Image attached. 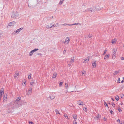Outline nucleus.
Instances as JSON below:
<instances>
[{
  "mask_svg": "<svg viewBox=\"0 0 124 124\" xmlns=\"http://www.w3.org/2000/svg\"><path fill=\"white\" fill-rule=\"evenodd\" d=\"M70 40V37H67L66 38L65 41L63 42V43L66 44H68L69 43Z\"/></svg>",
  "mask_w": 124,
  "mask_h": 124,
  "instance_id": "1",
  "label": "nucleus"
},
{
  "mask_svg": "<svg viewBox=\"0 0 124 124\" xmlns=\"http://www.w3.org/2000/svg\"><path fill=\"white\" fill-rule=\"evenodd\" d=\"M38 49L37 48H35L34 49L32 50L30 52L29 55L30 56H31L35 52H36L38 51Z\"/></svg>",
  "mask_w": 124,
  "mask_h": 124,
  "instance_id": "2",
  "label": "nucleus"
},
{
  "mask_svg": "<svg viewBox=\"0 0 124 124\" xmlns=\"http://www.w3.org/2000/svg\"><path fill=\"white\" fill-rule=\"evenodd\" d=\"M23 28H20L17 30L16 31H14L13 32V34H17L19 33L20 31L23 30Z\"/></svg>",
  "mask_w": 124,
  "mask_h": 124,
  "instance_id": "3",
  "label": "nucleus"
},
{
  "mask_svg": "<svg viewBox=\"0 0 124 124\" xmlns=\"http://www.w3.org/2000/svg\"><path fill=\"white\" fill-rule=\"evenodd\" d=\"M18 13H13L12 14V16L14 18H17L18 17Z\"/></svg>",
  "mask_w": 124,
  "mask_h": 124,
  "instance_id": "4",
  "label": "nucleus"
},
{
  "mask_svg": "<svg viewBox=\"0 0 124 124\" xmlns=\"http://www.w3.org/2000/svg\"><path fill=\"white\" fill-rule=\"evenodd\" d=\"M89 11H91L92 12L94 11H96V7L93 6L88 9Z\"/></svg>",
  "mask_w": 124,
  "mask_h": 124,
  "instance_id": "5",
  "label": "nucleus"
},
{
  "mask_svg": "<svg viewBox=\"0 0 124 124\" xmlns=\"http://www.w3.org/2000/svg\"><path fill=\"white\" fill-rule=\"evenodd\" d=\"M16 23V22L15 21H13L9 23L8 27L9 26H13Z\"/></svg>",
  "mask_w": 124,
  "mask_h": 124,
  "instance_id": "6",
  "label": "nucleus"
},
{
  "mask_svg": "<svg viewBox=\"0 0 124 124\" xmlns=\"http://www.w3.org/2000/svg\"><path fill=\"white\" fill-rule=\"evenodd\" d=\"M32 93V88H29L27 91V94L28 95H30Z\"/></svg>",
  "mask_w": 124,
  "mask_h": 124,
  "instance_id": "7",
  "label": "nucleus"
},
{
  "mask_svg": "<svg viewBox=\"0 0 124 124\" xmlns=\"http://www.w3.org/2000/svg\"><path fill=\"white\" fill-rule=\"evenodd\" d=\"M19 73L17 71L16 72L15 74L14 78L15 79L17 78L19 75Z\"/></svg>",
  "mask_w": 124,
  "mask_h": 124,
  "instance_id": "8",
  "label": "nucleus"
},
{
  "mask_svg": "<svg viewBox=\"0 0 124 124\" xmlns=\"http://www.w3.org/2000/svg\"><path fill=\"white\" fill-rule=\"evenodd\" d=\"M21 97H18L15 101V103L17 104H18V102L21 100Z\"/></svg>",
  "mask_w": 124,
  "mask_h": 124,
  "instance_id": "9",
  "label": "nucleus"
},
{
  "mask_svg": "<svg viewBox=\"0 0 124 124\" xmlns=\"http://www.w3.org/2000/svg\"><path fill=\"white\" fill-rule=\"evenodd\" d=\"M117 47H115L113 50V54H116V53L117 51Z\"/></svg>",
  "mask_w": 124,
  "mask_h": 124,
  "instance_id": "10",
  "label": "nucleus"
},
{
  "mask_svg": "<svg viewBox=\"0 0 124 124\" xmlns=\"http://www.w3.org/2000/svg\"><path fill=\"white\" fill-rule=\"evenodd\" d=\"M68 87V85L67 83H65V89L66 90V92L68 91L67 89Z\"/></svg>",
  "mask_w": 124,
  "mask_h": 124,
  "instance_id": "11",
  "label": "nucleus"
},
{
  "mask_svg": "<svg viewBox=\"0 0 124 124\" xmlns=\"http://www.w3.org/2000/svg\"><path fill=\"white\" fill-rule=\"evenodd\" d=\"M78 104L79 105H83L84 103L81 101L79 100L77 101Z\"/></svg>",
  "mask_w": 124,
  "mask_h": 124,
  "instance_id": "12",
  "label": "nucleus"
},
{
  "mask_svg": "<svg viewBox=\"0 0 124 124\" xmlns=\"http://www.w3.org/2000/svg\"><path fill=\"white\" fill-rule=\"evenodd\" d=\"M96 61H94L93 62L92 66L93 67H95L96 66Z\"/></svg>",
  "mask_w": 124,
  "mask_h": 124,
  "instance_id": "13",
  "label": "nucleus"
},
{
  "mask_svg": "<svg viewBox=\"0 0 124 124\" xmlns=\"http://www.w3.org/2000/svg\"><path fill=\"white\" fill-rule=\"evenodd\" d=\"M7 95H4L3 97V101H6L7 100Z\"/></svg>",
  "mask_w": 124,
  "mask_h": 124,
  "instance_id": "14",
  "label": "nucleus"
},
{
  "mask_svg": "<svg viewBox=\"0 0 124 124\" xmlns=\"http://www.w3.org/2000/svg\"><path fill=\"white\" fill-rule=\"evenodd\" d=\"M46 28L48 29L52 28L51 23L48 24L46 26Z\"/></svg>",
  "mask_w": 124,
  "mask_h": 124,
  "instance_id": "15",
  "label": "nucleus"
},
{
  "mask_svg": "<svg viewBox=\"0 0 124 124\" xmlns=\"http://www.w3.org/2000/svg\"><path fill=\"white\" fill-rule=\"evenodd\" d=\"M72 116L74 119H78L77 116L76 115L73 114Z\"/></svg>",
  "mask_w": 124,
  "mask_h": 124,
  "instance_id": "16",
  "label": "nucleus"
},
{
  "mask_svg": "<svg viewBox=\"0 0 124 124\" xmlns=\"http://www.w3.org/2000/svg\"><path fill=\"white\" fill-rule=\"evenodd\" d=\"M109 57V54H107L104 57V59H107Z\"/></svg>",
  "mask_w": 124,
  "mask_h": 124,
  "instance_id": "17",
  "label": "nucleus"
},
{
  "mask_svg": "<svg viewBox=\"0 0 124 124\" xmlns=\"http://www.w3.org/2000/svg\"><path fill=\"white\" fill-rule=\"evenodd\" d=\"M74 61V57H72L71 58V60L70 61V63H73Z\"/></svg>",
  "mask_w": 124,
  "mask_h": 124,
  "instance_id": "18",
  "label": "nucleus"
},
{
  "mask_svg": "<svg viewBox=\"0 0 124 124\" xmlns=\"http://www.w3.org/2000/svg\"><path fill=\"white\" fill-rule=\"evenodd\" d=\"M116 39H113L112 41V44H115L116 43Z\"/></svg>",
  "mask_w": 124,
  "mask_h": 124,
  "instance_id": "19",
  "label": "nucleus"
},
{
  "mask_svg": "<svg viewBox=\"0 0 124 124\" xmlns=\"http://www.w3.org/2000/svg\"><path fill=\"white\" fill-rule=\"evenodd\" d=\"M101 10V8L99 6L96 7V11H98Z\"/></svg>",
  "mask_w": 124,
  "mask_h": 124,
  "instance_id": "20",
  "label": "nucleus"
},
{
  "mask_svg": "<svg viewBox=\"0 0 124 124\" xmlns=\"http://www.w3.org/2000/svg\"><path fill=\"white\" fill-rule=\"evenodd\" d=\"M57 75V73H56L54 72L53 74V76L52 78H55L56 76Z\"/></svg>",
  "mask_w": 124,
  "mask_h": 124,
  "instance_id": "21",
  "label": "nucleus"
},
{
  "mask_svg": "<svg viewBox=\"0 0 124 124\" xmlns=\"http://www.w3.org/2000/svg\"><path fill=\"white\" fill-rule=\"evenodd\" d=\"M85 74V72L84 70L82 71V76H84Z\"/></svg>",
  "mask_w": 124,
  "mask_h": 124,
  "instance_id": "22",
  "label": "nucleus"
},
{
  "mask_svg": "<svg viewBox=\"0 0 124 124\" xmlns=\"http://www.w3.org/2000/svg\"><path fill=\"white\" fill-rule=\"evenodd\" d=\"M78 119H74L73 121V124H77V121Z\"/></svg>",
  "mask_w": 124,
  "mask_h": 124,
  "instance_id": "23",
  "label": "nucleus"
},
{
  "mask_svg": "<svg viewBox=\"0 0 124 124\" xmlns=\"http://www.w3.org/2000/svg\"><path fill=\"white\" fill-rule=\"evenodd\" d=\"M119 72L118 71H115L113 73V75H116Z\"/></svg>",
  "mask_w": 124,
  "mask_h": 124,
  "instance_id": "24",
  "label": "nucleus"
},
{
  "mask_svg": "<svg viewBox=\"0 0 124 124\" xmlns=\"http://www.w3.org/2000/svg\"><path fill=\"white\" fill-rule=\"evenodd\" d=\"M116 55V54H113L112 56V59H115Z\"/></svg>",
  "mask_w": 124,
  "mask_h": 124,
  "instance_id": "25",
  "label": "nucleus"
},
{
  "mask_svg": "<svg viewBox=\"0 0 124 124\" xmlns=\"http://www.w3.org/2000/svg\"><path fill=\"white\" fill-rule=\"evenodd\" d=\"M3 89V88H1L0 90V93L4 94Z\"/></svg>",
  "mask_w": 124,
  "mask_h": 124,
  "instance_id": "26",
  "label": "nucleus"
},
{
  "mask_svg": "<svg viewBox=\"0 0 124 124\" xmlns=\"http://www.w3.org/2000/svg\"><path fill=\"white\" fill-rule=\"evenodd\" d=\"M89 60V59H85V60L84 62L85 63H86L88 62Z\"/></svg>",
  "mask_w": 124,
  "mask_h": 124,
  "instance_id": "27",
  "label": "nucleus"
},
{
  "mask_svg": "<svg viewBox=\"0 0 124 124\" xmlns=\"http://www.w3.org/2000/svg\"><path fill=\"white\" fill-rule=\"evenodd\" d=\"M34 84V81L32 80L31 82L30 83V84L31 85H33Z\"/></svg>",
  "mask_w": 124,
  "mask_h": 124,
  "instance_id": "28",
  "label": "nucleus"
},
{
  "mask_svg": "<svg viewBox=\"0 0 124 124\" xmlns=\"http://www.w3.org/2000/svg\"><path fill=\"white\" fill-rule=\"evenodd\" d=\"M55 111L56 113V114H59V115H60V113L58 110L57 109H56L55 110Z\"/></svg>",
  "mask_w": 124,
  "mask_h": 124,
  "instance_id": "29",
  "label": "nucleus"
},
{
  "mask_svg": "<svg viewBox=\"0 0 124 124\" xmlns=\"http://www.w3.org/2000/svg\"><path fill=\"white\" fill-rule=\"evenodd\" d=\"M64 0H60L59 3V5H61L63 3Z\"/></svg>",
  "mask_w": 124,
  "mask_h": 124,
  "instance_id": "30",
  "label": "nucleus"
},
{
  "mask_svg": "<svg viewBox=\"0 0 124 124\" xmlns=\"http://www.w3.org/2000/svg\"><path fill=\"white\" fill-rule=\"evenodd\" d=\"M83 109L84 110L85 112H86L87 110V108L85 107H83Z\"/></svg>",
  "mask_w": 124,
  "mask_h": 124,
  "instance_id": "31",
  "label": "nucleus"
},
{
  "mask_svg": "<svg viewBox=\"0 0 124 124\" xmlns=\"http://www.w3.org/2000/svg\"><path fill=\"white\" fill-rule=\"evenodd\" d=\"M119 97L118 96H116L115 97V99L117 101H118L119 100Z\"/></svg>",
  "mask_w": 124,
  "mask_h": 124,
  "instance_id": "32",
  "label": "nucleus"
},
{
  "mask_svg": "<svg viewBox=\"0 0 124 124\" xmlns=\"http://www.w3.org/2000/svg\"><path fill=\"white\" fill-rule=\"evenodd\" d=\"M62 82H61L59 84V85L60 87H61L62 86Z\"/></svg>",
  "mask_w": 124,
  "mask_h": 124,
  "instance_id": "33",
  "label": "nucleus"
},
{
  "mask_svg": "<svg viewBox=\"0 0 124 124\" xmlns=\"http://www.w3.org/2000/svg\"><path fill=\"white\" fill-rule=\"evenodd\" d=\"M64 116L65 117V118H66V119H69L68 117V116H67V115L66 114H65L64 115Z\"/></svg>",
  "mask_w": 124,
  "mask_h": 124,
  "instance_id": "34",
  "label": "nucleus"
},
{
  "mask_svg": "<svg viewBox=\"0 0 124 124\" xmlns=\"http://www.w3.org/2000/svg\"><path fill=\"white\" fill-rule=\"evenodd\" d=\"M31 74L30 73H29V76H28V78L29 79H30L31 78Z\"/></svg>",
  "mask_w": 124,
  "mask_h": 124,
  "instance_id": "35",
  "label": "nucleus"
},
{
  "mask_svg": "<svg viewBox=\"0 0 124 124\" xmlns=\"http://www.w3.org/2000/svg\"><path fill=\"white\" fill-rule=\"evenodd\" d=\"M107 51V50L106 49H105V50L104 51V52L103 54V55H104L105 54H106V52Z\"/></svg>",
  "mask_w": 124,
  "mask_h": 124,
  "instance_id": "36",
  "label": "nucleus"
},
{
  "mask_svg": "<svg viewBox=\"0 0 124 124\" xmlns=\"http://www.w3.org/2000/svg\"><path fill=\"white\" fill-rule=\"evenodd\" d=\"M92 36V34H89L88 36V37L89 38H91Z\"/></svg>",
  "mask_w": 124,
  "mask_h": 124,
  "instance_id": "37",
  "label": "nucleus"
},
{
  "mask_svg": "<svg viewBox=\"0 0 124 124\" xmlns=\"http://www.w3.org/2000/svg\"><path fill=\"white\" fill-rule=\"evenodd\" d=\"M79 23H74V24H72V25H78V24H79Z\"/></svg>",
  "mask_w": 124,
  "mask_h": 124,
  "instance_id": "38",
  "label": "nucleus"
},
{
  "mask_svg": "<svg viewBox=\"0 0 124 124\" xmlns=\"http://www.w3.org/2000/svg\"><path fill=\"white\" fill-rule=\"evenodd\" d=\"M23 85L24 86H25L26 85L25 82H23Z\"/></svg>",
  "mask_w": 124,
  "mask_h": 124,
  "instance_id": "39",
  "label": "nucleus"
},
{
  "mask_svg": "<svg viewBox=\"0 0 124 124\" xmlns=\"http://www.w3.org/2000/svg\"><path fill=\"white\" fill-rule=\"evenodd\" d=\"M3 94L0 93V100H1L2 97V95Z\"/></svg>",
  "mask_w": 124,
  "mask_h": 124,
  "instance_id": "40",
  "label": "nucleus"
},
{
  "mask_svg": "<svg viewBox=\"0 0 124 124\" xmlns=\"http://www.w3.org/2000/svg\"><path fill=\"white\" fill-rule=\"evenodd\" d=\"M55 27H57L59 26V24L58 23H56V24L55 25Z\"/></svg>",
  "mask_w": 124,
  "mask_h": 124,
  "instance_id": "41",
  "label": "nucleus"
},
{
  "mask_svg": "<svg viewBox=\"0 0 124 124\" xmlns=\"http://www.w3.org/2000/svg\"><path fill=\"white\" fill-rule=\"evenodd\" d=\"M110 113L112 114H113L114 113L112 110H110Z\"/></svg>",
  "mask_w": 124,
  "mask_h": 124,
  "instance_id": "42",
  "label": "nucleus"
},
{
  "mask_svg": "<svg viewBox=\"0 0 124 124\" xmlns=\"http://www.w3.org/2000/svg\"><path fill=\"white\" fill-rule=\"evenodd\" d=\"M120 78H118V80H117V82L118 83H120Z\"/></svg>",
  "mask_w": 124,
  "mask_h": 124,
  "instance_id": "43",
  "label": "nucleus"
},
{
  "mask_svg": "<svg viewBox=\"0 0 124 124\" xmlns=\"http://www.w3.org/2000/svg\"><path fill=\"white\" fill-rule=\"evenodd\" d=\"M104 105L105 106H106L108 107L107 104L106 103V102H104Z\"/></svg>",
  "mask_w": 124,
  "mask_h": 124,
  "instance_id": "44",
  "label": "nucleus"
},
{
  "mask_svg": "<svg viewBox=\"0 0 124 124\" xmlns=\"http://www.w3.org/2000/svg\"><path fill=\"white\" fill-rule=\"evenodd\" d=\"M112 106L113 107H114L115 106V104L114 103H112L111 104Z\"/></svg>",
  "mask_w": 124,
  "mask_h": 124,
  "instance_id": "45",
  "label": "nucleus"
},
{
  "mask_svg": "<svg viewBox=\"0 0 124 124\" xmlns=\"http://www.w3.org/2000/svg\"><path fill=\"white\" fill-rule=\"evenodd\" d=\"M118 110L120 112H121L122 111V110L120 108H119L118 109Z\"/></svg>",
  "mask_w": 124,
  "mask_h": 124,
  "instance_id": "46",
  "label": "nucleus"
},
{
  "mask_svg": "<svg viewBox=\"0 0 124 124\" xmlns=\"http://www.w3.org/2000/svg\"><path fill=\"white\" fill-rule=\"evenodd\" d=\"M121 60H124V57H121Z\"/></svg>",
  "mask_w": 124,
  "mask_h": 124,
  "instance_id": "47",
  "label": "nucleus"
},
{
  "mask_svg": "<svg viewBox=\"0 0 124 124\" xmlns=\"http://www.w3.org/2000/svg\"><path fill=\"white\" fill-rule=\"evenodd\" d=\"M67 25V24L66 23L63 24H62V25Z\"/></svg>",
  "mask_w": 124,
  "mask_h": 124,
  "instance_id": "48",
  "label": "nucleus"
},
{
  "mask_svg": "<svg viewBox=\"0 0 124 124\" xmlns=\"http://www.w3.org/2000/svg\"><path fill=\"white\" fill-rule=\"evenodd\" d=\"M100 117V116H99V115H98V116H97V117H95V118L96 119L97 118H99Z\"/></svg>",
  "mask_w": 124,
  "mask_h": 124,
  "instance_id": "49",
  "label": "nucleus"
},
{
  "mask_svg": "<svg viewBox=\"0 0 124 124\" xmlns=\"http://www.w3.org/2000/svg\"><path fill=\"white\" fill-rule=\"evenodd\" d=\"M29 123L30 124H33V123L31 122H29Z\"/></svg>",
  "mask_w": 124,
  "mask_h": 124,
  "instance_id": "50",
  "label": "nucleus"
},
{
  "mask_svg": "<svg viewBox=\"0 0 124 124\" xmlns=\"http://www.w3.org/2000/svg\"><path fill=\"white\" fill-rule=\"evenodd\" d=\"M51 26H52V27H53V26L55 27V25H52L51 24Z\"/></svg>",
  "mask_w": 124,
  "mask_h": 124,
  "instance_id": "51",
  "label": "nucleus"
},
{
  "mask_svg": "<svg viewBox=\"0 0 124 124\" xmlns=\"http://www.w3.org/2000/svg\"><path fill=\"white\" fill-rule=\"evenodd\" d=\"M65 52H66V51H65V50H64L63 51V54H64V53H65Z\"/></svg>",
  "mask_w": 124,
  "mask_h": 124,
  "instance_id": "52",
  "label": "nucleus"
},
{
  "mask_svg": "<svg viewBox=\"0 0 124 124\" xmlns=\"http://www.w3.org/2000/svg\"><path fill=\"white\" fill-rule=\"evenodd\" d=\"M67 25H69V26L72 25V24H67Z\"/></svg>",
  "mask_w": 124,
  "mask_h": 124,
  "instance_id": "53",
  "label": "nucleus"
},
{
  "mask_svg": "<svg viewBox=\"0 0 124 124\" xmlns=\"http://www.w3.org/2000/svg\"><path fill=\"white\" fill-rule=\"evenodd\" d=\"M20 105L21 106L23 104L22 103H20Z\"/></svg>",
  "mask_w": 124,
  "mask_h": 124,
  "instance_id": "54",
  "label": "nucleus"
},
{
  "mask_svg": "<svg viewBox=\"0 0 124 124\" xmlns=\"http://www.w3.org/2000/svg\"><path fill=\"white\" fill-rule=\"evenodd\" d=\"M117 122H119L120 123V120L119 119H118V120H117Z\"/></svg>",
  "mask_w": 124,
  "mask_h": 124,
  "instance_id": "55",
  "label": "nucleus"
},
{
  "mask_svg": "<svg viewBox=\"0 0 124 124\" xmlns=\"http://www.w3.org/2000/svg\"><path fill=\"white\" fill-rule=\"evenodd\" d=\"M28 7H31V5H29V4H28Z\"/></svg>",
  "mask_w": 124,
  "mask_h": 124,
  "instance_id": "56",
  "label": "nucleus"
},
{
  "mask_svg": "<svg viewBox=\"0 0 124 124\" xmlns=\"http://www.w3.org/2000/svg\"><path fill=\"white\" fill-rule=\"evenodd\" d=\"M104 119L105 121H106L107 120V119L106 118H104Z\"/></svg>",
  "mask_w": 124,
  "mask_h": 124,
  "instance_id": "57",
  "label": "nucleus"
},
{
  "mask_svg": "<svg viewBox=\"0 0 124 124\" xmlns=\"http://www.w3.org/2000/svg\"><path fill=\"white\" fill-rule=\"evenodd\" d=\"M120 124H124V122H123V123L122 122L121 123H120Z\"/></svg>",
  "mask_w": 124,
  "mask_h": 124,
  "instance_id": "58",
  "label": "nucleus"
},
{
  "mask_svg": "<svg viewBox=\"0 0 124 124\" xmlns=\"http://www.w3.org/2000/svg\"><path fill=\"white\" fill-rule=\"evenodd\" d=\"M124 81L123 80H122L121 81V83H123V82H124Z\"/></svg>",
  "mask_w": 124,
  "mask_h": 124,
  "instance_id": "59",
  "label": "nucleus"
},
{
  "mask_svg": "<svg viewBox=\"0 0 124 124\" xmlns=\"http://www.w3.org/2000/svg\"><path fill=\"white\" fill-rule=\"evenodd\" d=\"M89 58H90V57L89 56H88L87 57V59H89Z\"/></svg>",
  "mask_w": 124,
  "mask_h": 124,
  "instance_id": "60",
  "label": "nucleus"
},
{
  "mask_svg": "<svg viewBox=\"0 0 124 124\" xmlns=\"http://www.w3.org/2000/svg\"><path fill=\"white\" fill-rule=\"evenodd\" d=\"M1 35L2 34L1 33H0V38L1 37Z\"/></svg>",
  "mask_w": 124,
  "mask_h": 124,
  "instance_id": "61",
  "label": "nucleus"
},
{
  "mask_svg": "<svg viewBox=\"0 0 124 124\" xmlns=\"http://www.w3.org/2000/svg\"><path fill=\"white\" fill-rule=\"evenodd\" d=\"M8 0H5V1H8Z\"/></svg>",
  "mask_w": 124,
  "mask_h": 124,
  "instance_id": "62",
  "label": "nucleus"
},
{
  "mask_svg": "<svg viewBox=\"0 0 124 124\" xmlns=\"http://www.w3.org/2000/svg\"><path fill=\"white\" fill-rule=\"evenodd\" d=\"M112 100L113 101H114V100L112 98Z\"/></svg>",
  "mask_w": 124,
  "mask_h": 124,
  "instance_id": "63",
  "label": "nucleus"
},
{
  "mask_svg": "<svg viewBox=\"0 0 124 124\" xmlns=\"http://www.w3.org/2000/svg\"><path fill=\"white\" fill-rule=\"evenodd\" d=\"M123 95V98H124V95Z\"/></svg>",
  "mask_w": 124,
  "mask_h": 124,
  "instance_id": "64",
  "label": "nucleus"
}]
</instances>
